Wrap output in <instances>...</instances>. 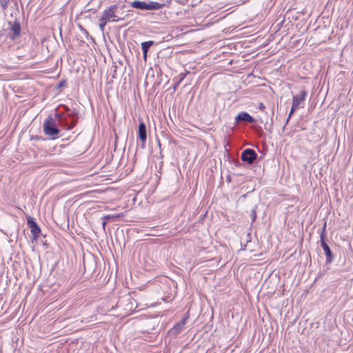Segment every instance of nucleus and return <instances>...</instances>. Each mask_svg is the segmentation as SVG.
Returning <instances> with one entry per match:
<instances>
[{"label":"nucleus","instance_id":"nucleus-16","mask_svg":"<svg viewBox=\"0 0 353 353\" xmlns=\"http://www.w3.org/2000/svg\"><path fill=\"white\" fill-rule=\"evenodd\" d=\"M326 227H327V223L326 222L323 224V228H322V230L320 233V241H322V237H323V240H325V236H326Z\"/></svg>","mask_w":353,"mask_h":353},{"label":"nucleus","instance_id":"nucleus-25","mask_svg":"<svg viewBox=\"0 0 353 353\" xmlns=\"http://www.w3.org/2000/svg\"><path fill=\"white\" fill-rule=\"evenodd\" d=\"M177 86L178 85H176V82L175 84L174 85V87H173L174 90H176Z\"/></svg>","mask_w":353,"mask_h":353},{"label":"nucleus","instance_id":"nucleus-11","mask_svg":"<svg viewBox=\"0 0 353 353\" xmlns=\"http://www.w3.org/2000/svg\"><path fill=\"white\" fill-rule=\"evenodd\" d=\"M154 44L153 41H145L141 43V48L143 54V59L146 60L147 59V53L150 49V48Z\"/></svg>","mask_w":353,"mask_h":353},{"label":"nucleus","instance_id":"nucleus-1","mask_svg":"<svg viewBox=\"0 0 353 353\" xmlns=\"http://www.w3.org/2000/svg\"><path fill=\"white\" fill-rule=\"evenodd\" d=\"M56 120H57L60 125L65 126L68 130H71L76 125V120H72V123L68 125L66 117L63 114L56 112L54 117L49 115L43 123V130L45 134L50 137L51 139L58 138L60 132Z\"/></svg>","mask_w":353,"mask_h":353},{"label":"nucleus","instance_id":"nucleus-14","mask_svg":"<svg viewBox=\"0 0 353 353\" xmlns=\"http://www.w3.org/2000/svg\"><path fill=\"white\" fill-rule=\"evenodd\" d=\"M123 216V213H119L116 214H107L102 217V219L106 220L107 221H114L119 218H121Z\"/></svg>","mask_w":353,"mask_h":353},{"label":"nucleus","instance_id":"nucleus-4","mask_svg":"<svg viewBox=\"0 0 353 353\" xmlns=\"http://www.w3.org/2000/svg\"><path fill=\"white\" fill-rule=\"evenodd\" d=\"M27 224L28 227L30 228L31 233L34 239H37L41 233V228L37 225L35 219L30 216L27 217Z\"/></svg>","mask_w":353,"mask_h":353},{"label":"nucleus","instance_id":"nucleus-2","mask_svg":"<svg viewBox=\"0 0 353 353\" xmlns=\"http://www.w3.org/2000/svg\"><path fill=\"white\" fill-rule=\"evenodd\" d=\"M117 9L118 6L114 4L110 6L103 11L99 20V26L102 32H104L105 26L108 22H119L123 19L116 14Z\"/></svg>","mask_w":353,"mask_h":353},{"label":"nucleus","instance_id":"nucleus-12","mask_svg":"<svg viewBox=\"0 0 353 353\" xmlns=\"http://www.w3.org/2000/svg\"><path fill=\"white\" fill-rule=\"evenodd\" d=\"M132 8L139 9L141 10H147V2L141 1H134L131 2Z\"/></svg>","mask_w":353,"mask_h":353},{"label":"nucleus","instance_id":"nucleus-20","mask_svg":"<svg viewBox=\"0 0 353 353\" xmlns=\"http://www.w3.org/2000/svg\"><path fill=\"white\" fill-rule=\"evenodd\" d=\"M258 108H259V110H260L261 111H264V110H265V106L264 105V104H263V103H259Z\"/></svg>","mask_w":353,"mask_h":353},{"label":"nucleus","instance_id":"nucleus-9","mask_svg":"<svg viewBox=\"0 0 353 353\" xmlns=\"http://www.w3.org/2000/svg\"><path fill=\"white\" fill-rule=\"evenodd\" d=\"M307 95V92L304 89L302 90L299 94L294 95L292 98V104L300 106L301 103L303 102Z\"/></svg>","mask_w":353,"mask_h":353},{"label":"nucleus","instance_id":"nucleus-18","mask_svg":"<svg viewBox=\"0 0 353 353\" xmlns=\"http://www.w3.org/2000/svg\"><path fill=\"white\" fill-rule=\"evenodd\" d=\"M299 107H298L297 105H294V104H292V107H291V110H290V112L289 114V116H288V118L286 120V123L289 121L292 114L297 110L299 109Z\"/></svg>","mask_w":353,"mask_h":353},{"label":"nucleus","instance_id":"nucleus-5","mask_svg":"<svg viewBox=\"0 0 353 353\" xmlns=\"http://www.w3.org/2000/svg\"><path fill=\"white\" fill-rule=\"evenodd\" d=\"M9 25L10 26V30L11 32L9 38L14 41L17 38L19 37L21 34L20 23L18 21H15L13 23L9 22Z\"/></svg>","mask_w":353,"mask_h":353},{"label":"nucleus","instance_id":"nucleus-21","mask_svg":"<svg viewBox=\"0 0 353 353\" xmlns=\"http://www.w3.org/2000/svg\"><path fill=\"white\" fill-rule=\"evenodd\" d=\"M102 220H103V221H102L101 224H102L103 229L105 231V226H106V224H107L108 221L106 220H104V219H102Z\"/></svg>","mask_w":353,"mask_h":353},{"label":"nucleus","instance_id":"nucleus-26","mask_svg":"<svg viewBox=\"0 0 353 353\" xmlns=\"http://www.w3.org/2000/svg\"><path fill=\"white\" fill-rule=\"evenodd\" d=\"M158 144H159V148H161V143H160L159 140H158Z\"/></svg>","mask_w":353,"mask_h":353},{"label":"nucleus","instance_id":"nucleus-6","mask_svg":"<svg viewBox=\"0 0 353 353\" xmlns=\"http://www.w3.org/2000/svg\"><path fill=\"white\" fill-rule=\"evenodd\" d=\"M188 318V316H187L186 317L183 318L181 319V321H180L179 322L176 323L169 330V334H171V335H177L178 334L181 333L182 332V330H183V328H184V326H185V325L186 323Z\"/></svg>","mask_w":353,"mask_h":353},{"label":"nucleus","instance_id":"nucleus-15","mask_svg":"<svg viewBox=\"0 0 353 353\" xmlns=\"http://www.w3.org/2000/svg\"><path fill=\"white\" fill-rule=\"evenodd\" d=\"M10 0H0V7L4 11L7 10L8 4L10 3Z\"/></svg>","mask_w":353,"mask_h":353},{"label":"nucleus","instance_id":"nucleus-7","mask_svg":"<svg viewBox=\"0 0 353 353\" xmlns=\"http://www.w3.org/2000/svg\"><path fill=\"white\" fill-rule=\"evenodd\" d=\"M321 241V245L325 252V255L326 257V263L330 264L333 261L334 256L332 253V251H331L329 245L325 242V240H323L322 239V241Z\"/></svg>","mask_w":353,"mask_h":353},{"label":"nucleus","instance_id":"nucleus-24","mask_svg":"<svg viewBox=\"0 0 353 353\" xmlns=\"http://www.w3.org/2000/svg\"><path fill=\"white\" fill-rule=\"evenodd\" d=\"M63 83H64V82H60V83L59 84V87H61Z\"/></svg>","mask_w":353,"mask_h":353},{"label":"nucleus","instance_id":"nucleus-3","mask_svg":"<svg viewBox=\"0 0 353 353\" xmlns=\"http://www.w3.org/2000/svg\"><path fill=\"white\" fill-rule=\"evenodd\" d=\"M256 152L251 148L244 150L241 155V159L243 162L248 164H252L257 158Z\"/></svg>","mask_w":353,"mask_h":353},{"label":"nucleus","instance_id":"nucleus-17","mask_svg":"<svg viewBox=\"0 0 353 353\" xmlns=\"http://www.w3.org/2000/svg\"><path fill=\"white\" fill-rule=\"evenodd\" d=\"M188 73H189V72H187L185 73L181 72L179 74V76H178L179 79L176 81V85H179L181 83V81L185 78Z\"/></svg>","mask_w":353,"mask_h":353},{"label":"nucleus","instance_id":"nucleus-13","mask_svg":"<svg viewBox=\"0 0 353 353\" xmlns=\"http://www.w3.org/2000/svg\"><path fill=\"white\" fill-rule=\"evenodd\" d=\"M163 4L156 1L147 2V10H159L161 8Z\"/></svg>","mask_w":353,"mask_h":353},{"label":"nucleus","instance_id":"nucleus-23","mask_svg":"<svg viewBox=\"0 0 353 353\" xmlns=\"http://www.w3.org/2000/svg\"><path fill=\"white\" fill-rule=\"evenodd\" d=\"M141 148L143 149L145 148V142H141Z\"/></svg>","mask_w":353,"mask_h":353},{"label":"nucleus","instance_id":"nucleus-19","mask_svg":"<svg viewBox=\"0 0 353 353\" xmlns=\"http://www.w3.org/2000/svg\"><path fill=\"white\" fill-rule=\"evenodd\" d=\"M256 208H253L251 211V219L252 222H254L256 219Z\"/></svg>","mask_w":353,"mask_h":353},{"label":"nucleus","instance_id":"nucleus-22","mask_svg":"<svg viewBox=\"0 0 353 353\" xmlns=\"http://www.w3.org/2000/svg\"><path fill=\"white\" fill-rule=\"evenodd\" d=\"M250 241H251V236H250V234L248 233L247 234V242H250Z\"/></svg>","mask_w":353,"mask_h":353},{"label":"nucleus","instance_id":"nucleus-10","mask_svg":"<svg viewBox=\"0 0 353 353\" xmlns=\"http://www.w3.org/2000/svg\"><path fill=\"white\" fill-rule=\"evenodd\" d=\"M138 137L141 142H146L147 128L143 121H141L139 125Z\"/></svg>","mask_w":353,"mask_h":353},{"label":"nucleus","instance_id":"nucleus-8","mask_svg":"<svg viewBox=\"0 0 353 353\" xmlns=\"http://www.w3.org/2000/svg\"><path fill=\"white\" fill-rule=\"evenodd\" d=\"M235 121L236 123H239L241 121H245L250 123H252L255 122V119L250 115L246 112H241L239 113L236 117H235Z\"/></svg>","mask_w":353,"mask_h":353}]
</instances>
